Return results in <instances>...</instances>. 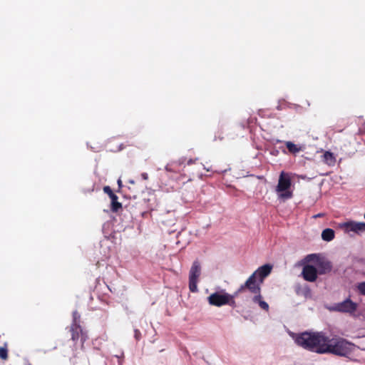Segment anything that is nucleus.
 <instances>
[{
	"label": "nucleus",
	"mask_w": 365,
	"mask_h": 365,
	"mask_svg": "<svg viewBox=\"0 0 365 365\" xmlns=\"http://www.w3.org/2000/svg\"><path fill=\"white\" fill-rule=\"evenodd\" d=\"M295 342L304 349L317 354H332L346 356L351 351V342L346 339L334 336L330 339L324 332L304 331L298 334Z\"/></svg>",
	"instance_id": "f257e3e1"
},
{
	"label": "nucleus",
	"mask_w": 365,
	"mask_h": 365,
	"mask_svg": "<svg viewBox=\"0 0 365 365\" xmlns=\"http://www.w3.org/2000/svg\"><path fill=\"white\" fill-rule=\"evenodd\" d=\"M292 180L289 173L282 171L279 176L278 183L275 188L278 198L285 201L293 197L291 190Z\"/></svg>",
	"instance_id": "f03ea898"
},
{
	"label": "nucleus",
	"mask_w": 365,
	"mask_h": 365,
	"mask_svg": "<svg viewBox=\"0 0 365 365\" xmlns=\"http://www.w3.org/2000/svg\"><path fill=\"white\" fill-rule=\"evenodd\" d=\"M236 297H237V295H235V292L233 294H230L228 293L220 294L219 292H215L210 294L207 299L209 304L212 306L222 307L223 305L228 304L235 308L236 307V302L234 299Z\"/></svg>",
	"instance_id": "7ed1b4c3"
},
{
	"label": "nucleus",
	"mask_w": 365,
	"mask_h": 365,
	"mask_svg": "<svg viewBox=\"0 0 365 365\" xmlns=\"http://www.w3.org/2000/svg\"><path fill=\"white\" fill-rule=\"evenodd\" d=\"M262 282L255 274H252L249 278L246 280V282L242 284L240 288L235 292V295H239V294L247 289L250 293L256 295L261 293V284Z\"/></svg>",
	"instance_id": "20e7f679"
},
{
	"label": "nucleus",
	"mask_w": 365,
	"mask_h": 365,
	"mask_svg": "<svg viewBox=\"0 0 365 365\" xmlns=\"http://www.w3.org/2000/svg\"><path fill=\"white\" fill-rule=\"evenodd\" d=\"M201 273V267L198 260L193 262L189 272V289L191 292H197V282Z\"/></svg>",
	"instance_id": "39448f33"
},
{
	"label": "nucleus",
	"mask_w": 365,
	"mask_h": 365,
	"mask_svg": "<svg viewBox=\"0 0 365 365\" xmlns=\"http://www.w3.org/2000/svg\"><path fill=\"white\" fill-rule=\"evenodd\" d=\"M358 309V304L353 302L351 299L347 298L343 302L336 303L331 308V310L354 314Z\"/></svg>",
	"instance_id": "423d86ee"
},
{
	"label": "nucleus",
	"mask_w": 365,
	"mask_h": 365,
	"mask_svg": "<svg viewBox=\"0 0 365 365\" xmlns=\"http://www.w3.org/2000/svg\"><path fill=\"white\" fill-rule=\"evenodd\" d=\"M75 322L76 321L75 320ZM69 331L71 335V339L73 341H76L78 339H81V341L83 344L88 338L86 333L83 331L81 325L77 322L71 324L69 327Z\"/></svg>",
	"instance_id": "0eeeda50"
},
{
	"label": "nucleus",
	"mask_w": 365,
	"mask_h": 365,
	"mask_svg": "<svg viewBox=\"0 0 365 365\" xmlns=\"http://www.w3.org/2000/svg\"><path fill=\"white\" fill-rule=\"evenodd\" d=\"M318 272L315 267L307 264L303 267L302 275L304 280L314 282L317 279Z\"/></svg>",
	"instance_id": "6e6552de"
},
{
	"label": "nucleus",
	"mask_w": 365,
	"mask_h": 365,
	"mask_svg": "<svg viewBox=\"0 0 365 365\" xmlns=\"http://www.w3.org/2000/svg\"><path fill=\"white\" fill-rule=\"evenodd\" d=\"M272 269V266L267 264L259 267L252 274H255V276H256L257 279L260 280V282H263L264 278L271 273Z\"/></svg>",
	"instance_id": "1a4fd4ad"
},
{
	"label": "nucleus",
	"mask_w": 365,
	"mask_h": 365,
	"mask_svg": "<svg viewBox=\"0 0 365 365\" xmlns=\"http://www.w3.org/2000/svg\"><path fill=\"white\" fill-rule=\"evenodd\" d=\"M348 231H352L356 233L365 231V222H348L346 224Z\"/></svg>",
	"instance_id": "9d476101"
},
{
	"label": "nucleus",
	"mask_w": 365,
	"mask_h": 365,
	"mask_svg": "<svg viewBox=\"0 0 365 365\" xmlns=\"http://www.w3.org/2000/svg\"><path fill=\"white\" fill-rule=\"evenodd\" d=\"M331 263L329 261H321L317 264V272L319 274H325L331 272Z\"/></svg>",
	"instance_id": "9b49d317"
},
{
	"label": "nucleus",
	"mask_w": 365,
	"mask_h": 365,
	"mask_svg": "<svg viewBox=\"0 0 365 365\" xmlns=\"http://www.w3.org/2000/svg\"><path fill=\"white\" fill-rule=\"evenodd\" d=\"M322 161L329 166H334L336 164V157L333 153L325 151L322 156Z\"/></svg>",
	"instance_id": "f8f14e48"
},
{
	"label": "nucleus",
	"mask_w": 365,
	"mask_h": 365,
	"mask_svg": "<svg viewBox=\"0 0 365 365\" xmlns=\"http://www.w3.org/2000/svg\"><path fill=\"white\" fill-rule=\"evenodd\" d=\"M252 302L254 303L258 304L259 307L262 309H263V310H264L266 312L269 311V304L266 302H264L263 300V298H262V296L261 295V293L255 295L252 297Z\"/></svg>",
	"instance_id": "ddd939ff"
},
{
	"label": "nucleus",
	"mask_w": 365,
	"mask_h": 365,
	"mask_svg": "<svg viewBox=\"0 0 365 365\" xmlns=\"http://www.w3.org/2000/svg\"><path fill=\"white\" fill-rule=\"evenodd\" d=\"M286 147L288 151L293 155H296L302 150V148L300 145H296L291 141H287L285 143Z\"/></svg>",
	"instance_id": "4468645a"
},
{
	"label": "nucleus",
	"mask_w": 365,
	"mask_h": 365,
	"mask_svg": "<svg viewBox=\"0 0 365 365\" xmlns=\"http://www.w3.org/2000/svg\"><path fill=\"white\" fill-rule=\"evenodd\" d=\"M110 198L111 200L110 210L112 212H116L122 208V204L118 201V197L115 194Z\"/></svg>",
	"instance_id": "2eb2a0df"
},
{
	"label": "nucleus",
	"mask_w": 365,
	"mask_h": 365,
	"mask_svg": "<svg viewBox=\"0 0 365 365\" xmlns=\"http://www.w3.org/2000/svg\"><path fill=\"white\" fill-rule=\"evenodd\" d=\"M322 238L323 240L329 242L334 238V231L331 228H327L322 232Z\"/></svg>",
	"instance_id": "dca6fc26"
},
{
	"label": "nucleus",
	"mask_w": 365,
	"mask_h": 365,
	"mask_svg": "<svg viewBox=\"0 0 365 365\" xmlns=\"http://www.w3.org/2000/svg\"><path fill=\"white\" fill-rule=\"evenodd\" d=\"M128 183L130 185L128 186V189L130 190V195L132 197L135 198L137 195L142 191L141 187L135 186L134 180H129Z\"/></svg>",
	"instance_id": "f3484780"
},
{
	"label": "nucleus",
	"mask_w": 365,
	"mask_h": 365,
	"mask_svg": "<svg viewBox=\"0 0 365 365\" xmlns=\"http://www.w3.org/2000/svg\"><path fill=\"white\" fill-rule=\"evenodd\" d=\"M0 358L3 360L8 359V350L5 347H0Z\"/></svg>",
	"instance_id": "a211bd4d"
},
{
	"label": "nucleus",
	"mask_w": 365,
	"mask_h": 365,
	"mask_svg": "<svg viewBox=\"0 0 365 365\" xmlns=\"http://www.w3.org/2000/svg\"><path fill=\"white\" fill-rule=\"evenodd\" d=\"M356 287L359 294L365 296V282L359 283Z\"/></svg>",
	"instance_id": "6ab92c4d"
},
{
	"label": "nucleus",
	"mask_w": 365,
	"mask_h": 365,
	"mask_svg": "<svg viewBox=\"0 0 365 365\" xmlns=\"http://www.w3.org/2000/svg\"><path fill=\"white\" fill-rule=\"evenodd\" d=\"M103 192L106 193L109 196V197H111V196L115 195L109 186H105L103 187Z\"/></svg>",
	"instance_id": "aec40b11"
},
{
	"label": "nucleus",
	"mask_w": 365,
	"mask_h": 365,
	"mask_svg": "<svg viewBox=\"0 0 365 365\" xmlns=\"http://www.w3.org/2000/svg\"><path fill=\"white\" fill-rule=\"evenodd\" d=\"M134 337L135 338V339L137 341L140 339V338H141V333H140V330H138L137 329H135L134 330Z\"/></svg>",
	"instance_id": "412c9836"
},
{
	"label": "nucleus",
	"mask_w": 365,
	"mask_h": 365,
	"mask_svg": "<svg viewBox=\"0 0 365 365\" xmlns=\"http://www.w3.org/2000/svg\"><path fill=\"white\" fill-rule=\"evenodd\" d=\"M75 318H76V321L77 323L79 324V319H80V316L78 314V313L76 312H73V323H75Z\"/></svg>",
	"instance_id": "4be33fe9"
},
{
	"label": "nucleus",
	"mask_w": 365,
	"mask_h": 365,
	"mask_svg": "<svg viewBox=\"0 0 365 365\" xmlns=\"http://www.w3.org/2000/svg\"><path fill=\"white\" fill-rule=\"evenodd\" d=\"M117 182H118V188L120 189L123 186L122 180L120 179H118Z\"/></svg>",
	"instance_id": "5701e85b"
},
{
	"label": "nucleus",
	"mask_w": 365,
	"mask_h": 365,
	"mask_svg": "<svg viewBox=\"0 0 365 365\" xmlns=\"http://www.w3.org/2000/svg\"><path fill=\"white\" fill-rule=\"evenodd\" d=\"M323 216H324L323 213H319V214L315 215L314 217H323Z\"/></svg>",
	"instance_id": "b1692460"
},
{
	"label": "nucleus",
	"mask_w": 365,
	"mask_h": 365,
	"mask_svg": "<svg viewBox=\"0 0 365 365\" xmlns=\"http://www.w3.org/2000/svg\"><path fill=\"white\" fill-rule=\"evenodd\" d=\"M142 176H143V178L144 179H147V178H148V176H147V174H146V173H143V174L142 175Z\"/></svg>",
	"instance_id": "393cba45"
},
{
	"label": "nucleus",
	"mask_w": 365,
	"mask_h": 365,
	"mask_svg": "<svg viewBox=\"0 0 365 365\" xmlns=\"http://www.w3.org/2000/svg\"><path fill=\"white\" fill-rule=\"evenodd\" d=\"M192 163V161L190 160L188 162V164Z\"/></svg>",
	"instance_id": "a878e982"
}]
</instances>
